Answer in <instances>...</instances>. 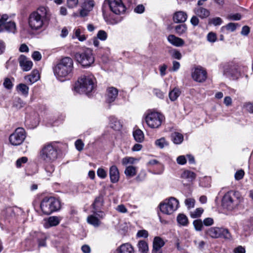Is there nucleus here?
Returning a JSON list of instances; mask_svg holds the SVG:
<instances>
[{
	"mask_svg": "<svg viewBox=\"0 0 253 253\" xmlns=\"http://www.w3.org/2000/svg\"><path fill=\"white\" fill-rule=\"evenodd\" d=\"M74 69V62L69 57L62 58L53 68L54 75L61 82L71 76Z\"/></svg>",
	"mask_w": 253,
	"mask_h": 253,
	"instance_id": "1",
	"label": "nucleus"
},
{
	"mask_svg": "<svg viewBox=\"0 0 253 253\" xmlns=\"http://www.w3.org/2000/svg\"><path fill=\"white\" fill-rule=\"evenodd\" d=\"M95 79L92 74L82 76L75 84L74 89L80 94H88L94 87Z\"/></svg>",
	"mask_w": 253,
	"mask_h": 253,
	"instance_id": "2",
	"label": "nucleus"
},
{
	"mask_svg": "<svg viewBox=\"0 0 253 253\" xmlns=\"http://www.w3.org/2000/svg\"><path fill=\"white\" fill-rule=\"evenodd\" d=\"M57 147L52 143H46L41 148L39 153V159L43 162L50 164L58 158Z\"/></svg>",
	"mask_w": 253,
	"mask_h": 253,
	"instance_id": "3",
	"label": "nucleus"
},
{
	"mask_svg": "<svg viewBox=\"0 0 253 253\" xmlns=\"http://www.w3.org/2000/svg\"><path fill=\"white\" fill-rule=\"evenodd\" d=\"M40 207L42 212L48 215L58 211L61 204L59 200L54 197H45L42 201Z\"/></svg>",
	"mask_w": 253,
	"mask_h": 253,
	"instance_id": "4",
	"label": "nucleus"
},
{
	"mask_svg": "<svg viewBox=\"0 0 253 253\" xmlns=\"http://www.w3.org/2000/svg\"><path fill=\"white\" fill-rule=\"evenodd\" d=\"M107 6L116 14H121L126 10V7L122 0H105L102 6V13L106 21L108 19V15L105 11V8Z\"/></svg>",
	"mask_w": 253,
	"mask_h": 253,
	"instance_id": "5",
	"label": "nucleus"
},
{
	"mask_svg": "<svg viewBox=\"0 0 253 253\" xmlns=\"http://www.w3.org/2000/svg\"><path fill=\"white\" fill-rule=\"evenodd\" d=\"M241 201V198L238 192L230 191L223 196L222 205L228 210H232L240 203Z\"/></svg>",
	"mask_w": 253,
	"mask_h": 253,
	"instance_id": "6",
	"label": "nucleus"
},
{
	"mask_svg": "<svg viewBox=\"0 0 253 253\" xmlns=\"http://www.w3.org/2000/svg\"><path fill=\"white\" fill-rule=\"evenodd\" d=\"M178 206V201L174 197H170L162 202L159 204V208L163 213L170 215L177 210Z\"/></svg>",
	"mask_w": 253,
	"mask_h": 253,
	"instance_id": "7",
	"label": "nucleus"
},
{
	"mask_svg": "<svg viewBox=\"0 0 253 253\" xmlns=\"http://www.w3.org/2000/svg\"><path fill=\"white\" fill-rule=\"evenodd\" d=\"M76 60L84 67H89L94 62L92 50L87 48L82 52H77L75 55Z\"/></svg>",
	"mask_w": 253,
	"mask_h": 253,
	"instance_id": "8",
	"label": "nucleus"
},
{
	"mask_svg": "<svg viewBox=\"0 0 253 253\" xmlns=\"http://www.w3.org/2000/svg\"><path fill=\"white\" fill-rule=\"evenodd\" d=\"M164 120V116L157 112H149L145 117L146 124L152 128H159Z\"/></svg>",
	"mask_w": 253,
	"mask_h": 253,
	"instance_id": "9",
	"label": "nucleus"
},
{
	"mask_svg": "<svg viewBox=\"0 0 253 253\" xmlns=\"http://www.w3.org/2000/svg\"><path fill=\"white\" fill-rule=\"evenodd\" d=\"M206 234L212 238H223L227 240L232 238L229 230L223 227H211L207 230Z\"/></svg>",
	"mask_w": 253,
	"mask_h": 253,
	"instance_id": "10",
	"label": "nucleus"
},
{
	"mask_svg": "<svg viewBox=\"0 0 253 253\" xmlns=\"http://www.w3.org/2000/svg\"><path fill=\"white\" fill-rule=\"evenodd\" d=\"M26 137L25 129L22 127H18L10 135L9 141L12 145L19 146L24 142Z\"/></svg>",
	"mask_w": 253,
	"mask_h": 253,
	"instance_id": "11",
	"label": "nucleus"
},
{
	"mask_svg": "<svg viewBox=\"0 0 253 253\" xmlns=\"http://www.w3.org/2000/svg\"><path fill=\"white\" fill-rule=\"evenodd\" d=\"M15 23L12 21L8 15H2L0 19V32L7 31L15 33L16 31Z\"/></svg>",
	"mask_w": 253,
	"mask_h": 253,
	"instance_id": "12",
	"label": "nucleus"
},
{
	"mask_svg": "<svg viewBox=\"0 0 253 253\" xmlns=\"http://www.w3.org/2000/svg\"><path fill=\"white\" fill-rule=\"evenodd\" d=\"M44 19L39 16L38 13L31 14L29 18V24L33 30H38L41 28L44 22Z\"/></svg>",
	"mask_w": 253,
	"mask_h": 253,
	"instance_id": "13",
	"label": "nucleus"
},
{
	"mask_svg": "<svg viewBox=\"0 0 253 253\" xmlns=\"http://www.w3.org/2000/svg\"><path fill=\"white\" fill-rule=\"evenodd\" d=\"M192 77L196 82H203L207 79V72L201 67H197L192 72Z\"/></svg>",
	"mask_w": 253,
	"mask_h": 253,
	"instance_id": "14",
	"label": "nucleus"
},
{
	"mask_svg": "<svg viewBox=\"0 0 253 253\" xmlns=\"http://www.w3.org/2000/svg\"><path fill=\"white\" fill-rule=\"evenodd\" d=\"M18 61L20 67L24 71H28L30 70L33 66L32 62L28 60L27 58L23 55H21L19 56Z\"/></svg>",
	"mask_w": 253,
	"mask_h": 253,
	"instance_id": "15",
	"label": "nucleus"
},
{
	"mask_svg": "<svg viewBox=\"0 0 253 253\" xmlns=\"http://www.w3.org/2000/svg\"><path fill=\"white\" fill-rule=\"evenodd\" d=\"M118 95V90L113 86L109 87L107 89L106 101L111 103L114 102Z\"/></svg>",
	"mask_w": 253,
	"mask_h": 253,
	"instance_id": "16",
	"label": "nucleus"
},
{
	"mask_svg": "<svg viewBox=\"0 0 253 253\" xmlns=\"http://www.w3.org/2000/svg\"><path fill=\"white\" fill-rule=\"evenodd\" d=\"M109 175L111 182L115 183L119 181L120 178L119 171L116 166H112L110 168Z\"/></svg>",
	"mask_w": 253,
	"mask_h": 253,
	"instance_id": "17",
	"label": "nucleus"
},
{
	"mask_svg": "<svg viewBox=\"0 0 253 253\" xmlns=\"http://www.w3.org/2000/svg\"><path fill=\"white\" fill-rule=\"evenodd\" d=\"M167 40L170 44L176 47L182 46L184 44V41L182 39L173 35H169Z\"/></svg>",
	"mask_w": 253,
	"mask_h": 253,
	"instance_id": "18",
	"label": "nucleus"
},
{
	"mask_svg": "<svg viewBox=\"0 0 253 253\" xmlns=\"http://www.w3.org/2000/svg\"><path fill=\"white\" fill-rule=\"evenodd\" d=\"M187 15L186 12L182 11H179L174 13L173 16V20L175 23H184L186 21Z\"/></svg>",
	"mask_w": 253,
	"mask_h": 253,
	"instance_id": "19",
	"label": "nucleus"
},
{
	"mask_svg": "<svg viewBox=\"0 0 253 253\" xmlns=\"http://www.w3.org/2000/svg\"><path fill=\"white\" fill-rule=\"evenodd\" d=\"M61 219L62 218L59 216H50L48 218V220L44 224V226L45 228H49L51 226H56L60 223Z\"/></svg>",
	"mask_w": 253,
	"mask_h": 253,
	"instance_id": "20",
	"label": "nucleus"
},
{
	"mask_svg": "<svg viewBox=\"0 0 253 253\" xmlns=\"http://www.w3.org/2000/svg\"><path fill=\"white\" fill-rule=\"evenodd\" d=\"M194 12L197 16L202 19L206 18L210 15V11L207 9L202 7L195 8Z\"/></svg>",
	"mask_w": 253,
	"mask_h": 253,
	"instance_id": "21",
	"label": "nucleus"
},
{
	"mask_svg": "<svg viewBox=\"0 0 253 253\" xmlns=\"http://www.w3.org/2000/svg\"><path fill=\"white\" fill-rule=\"evenodd\" d=\"M133 252L132 247L128 243L122 245L117 250V253H133Z\"/></svg>",
	"mask_w": 253,
	"mask_h": 253,
	"instance_id": "22",
	"label": "nucleus"
},
{
	"mask_svg": "<svg viewBox=\"0 0 253 253\" xmlns=\"http://www.w3.org/2000/svg\"><path fill=\"white\" fill-rule=\"evenodd\" d=\"M40 74L39 71L37 70H33L31 74L26 77V80L32 84L40 79Z\"/></svg>",
	"mask_w": 253,
	"mask_h": 253,
	"instance_id": "23",
	"label": "nucleus"
},
{
	"mask_svg": "<svg viewBox=\"0 0 253 253\" xmlns=\"http://www.w3.org/2000/svg\"><path fill=\"white\" fill-rule=\"evenodd\" d=\"M109 120V125L111 128L116 130H119L121 128L122 125L116 118L112 116L110 117Z\"/></svg>",
	"mask_w": 253,
	"mask_h": 253,
	"instance_id": "24",
	"label": "nucleus"
},
{
	"mask_svg": "<svg viewBox=\"0 0 253 253\" xmlns=\"http://www.w3.org/2000/svg\"><path fill=\"white\" fill-rule=\"evenodd\" d=\"M165 243L164 241L159 237H156L153 241V250H161V248L164 246Z\"/></svg>",
	"mask_w": 253,
	"mask_h": 253,
	"instance_id": "25",
	"label": "nucleus"
},
{
	"mask_svg": "<svg viewBox=\"0 0 253 253\" xmlns=\"http://www.w3.org/2000/svg\"><path fill=\"white\" fill-rule=\"evenodd\" d=\"M136 172V168L132 166L126 167L125 170V174L126 177H132L135 176Z\"/></svg>",
	"mask_w": 253,
	"mask_h": 253,
	"instance_id": "26",
	"label": "nucleus"
},
{
	"mask_svg": "<svg viewBox=\"0 0 253 253\" xmlns=\"http://www.w3.org/2000/svg\"><path fill=\"white\" fill-rule=\"evenodd\" d=\"M133 136L135 140L138 142H142L144 138V135L142 130L137 129L133 131Z\"/></svg>",
	"mask_w": 253,
	"mask_h": 253,
	"instance_id": "27",
	"label": "nucleus"
},
{
	"mask_svg": "<svg viewBox=\"0 0 253 253\" xmlns=\"http://www.w3.org/2000/svg\"><path fill=\"white\" fill-rule=\"evenodd\" d=\"M181 177L187 179L189 181H192L196 178V174L189 170H185L181 174Z\"/></svg>",
	"mask_w": 253,
	"mask_h": 253,
	"instance_id": "28",
	"label": "nucleus"
},
{
	"mask_svg": "<svg viewBox=\"0 0 253 253\" xmlns=\"http://www.w3.org/2000/svg\"><path fill=\"white\" fill-rule=\"evenodd\" d=\"M171 139L175 144H179L183 141V136L182 134L175 132L172 133Z\"/></svg>",
	"mask_w": 253,
	"mask_h": 253,
	"instance_id": "29",
	"label": "nucleus"
},
{
	"mask_svg": "<svg viewBox=\"0 0 253 253\" xmlns=\"http://www.w3.org/2000/svg\"><path fill=\"white\" fill-rule=\"evenodd\" d=\"M177 221L179 224L182 226H186L188 223L187 217L184 214H179L177 217Z\"/></svg>",
	"mask_w": 253,
	"mask_h": 253,
	"instance_id": "30",
	"label": "nucleus"
},
{
	"mask_svg": "<svg viewBox=\"0 0 253 253\" xmlns=\"http://www.w3.org/2000/svg\"><path fill=\"white\" fill-rule=\"evenodd\" d=\"M17 90L19 92L24 95L28 94L29 87L25 84H20L16 87Z\"/></svg>",
	"mask_w": 253,
	"mask_h": 253,
	"instance_id": "31",
	"label": "nucleus"
},
{
	"mask_svg": "<svg viewBox=\"0 0 253 253\" xmlns=\"http://www.w3.org/2000/svg\"><path fill=\"white\" fill-rule=\"evenodd\" d=\"M180 91L178 88H174L169 92V99L173 101L177 99L180 95Z\"/></svg>",
	"mask_w": 253,
	"mask_h": 253,
	"instance_id": "32",
	"label": "nucleus"
},
{
	"mask_svg": "<svg viewBox=\"0 0 253 253\" xmlns=\"http://www.w3.org/2000/svg\"><path fill=\"white\" fill-rule=\"evenodd\" d=\"M87 221L88 223L93 225L95 227H98L100 224V222L97 217L93 215H91L88 216L87 218Z\"/></svg>",
	"mask_w": 253,
	"mask_h": 253,
	"instance_id": "33",
	"label": "nucleus"
},
{
	"mask_svg": "<svg viewBox=\"0 0 253 253\" xmlns=\"http://www.w3.org/2000/svg\"><path fill=\"white\" fill-rule=\"evenodd\" d=\"M139 251L141 253H147L148 251L147 243L144 241H140L138 243Z\"/></svg>",
	"mask_w": 253,
	"mask_h": 253,
	"instance_id": "34",
	"label": "nucleus"
},
{
	"mask_svg": "<svg viewBox=\"0 0 253 253\" xmlns=\"http://www.w3.org/2000/svg\"><path fill=\"white\" fill-rule=\"evenodd\" d=\"M103 205V198L102 196L96 197L92 204L93 209L97 211L98 209Z\"/></svg>",
	"mask_w": 253,
	"mask_h": 253,
	"instance_id": "35",
	"label": "nucleus"
},
{
	"mask_svg": "<svg viewBox=\"0 0 253 253\" xmlns=\"http://www.w3.org/2000/svg\"><path fill=\"white\" fill-rule=\"evenodd\" d=\"M155 144L157 147L161 149H163L169 145L168 142L166 141L164 137L157 139L155 142Z\"/></svg>",
	"mask_w": 253,
	"mask_h": 253,
	"instance_id": "36",
	"label": "nucleus"
},
{
	"mask_svg": "<svg viewBox=\"0 0 253 253\" xmlns=\"http://www.w3.org/2000/svg\"><path fill=\"white\" fill-rule=\"evenodd\" d=\"M168 53L174 59L180 60L182 58L181 53L176 49H170L169 50Z\"/></svg>",
	"mask_w": 253,
	"mask_h": 253,
	"instance_id": "37",
	"label": "nucleus"
},
{
	"mask_svg": "<svg viewBox=\"0 0 253 253\" xmlns=\"http://www.w3.org/2000/svg\"><path fill=\"white\" fill-rule=\"evenodd\" d=\"M244 230L246 232H253V218L247 221L244 225Z\"/></svg>",
	"mask_w": 253,
	"mask_h": 253,
	"instance_id": "38",
	"label": "nucleus"
},
{
	"mask_svg": "<svg viewBox=\"0 0 253 253\" xmlns=\"http://www.w3.org/2000/svg\"><path fill=\"white\" fill-rule=\"evenodd\" d=\"M187 28L185 24L178 25L175 27L176 33L179 35H181L185 33L187 31Z\"/></svg>",
	"mask_w": 253,
	"mask_h": 253,
	"instance_id": "39",
	"label": "nucleus"
},
{
	"mask_svg": "<svg viewBox=\"0 0 253 253\" xmlns=\"http://www.w3.org/2000/svg\"><path fill=\"white\" fill-rule=\"evenodd\" d=\"M94 5V2L93 0H85L83 4V7L91 11Z\"/></svg>",
	"mask_w": 253,
	"mask_h": 253,
	"instance_id": "40",
	"label": "nucleus"
},
{
	"mask_svg": "<svg viewBox=\"0 0 253 253\" xmlns=\"http://www.w3.org/2000/svg\"><path fill=\"white\" fill-rule=\"evenodd\" d=\"M34 13H38L39 16L45 19L46 17L47 10L45 7L42 6L39 7L37 11L34 12Z\"/></svg>",
	"mask_w": 253,
	"mask_h": 253,
	"instance_id": "41",
	"label": "nucleus"
},
{
	"mask_svg": "<svg viewBox=\"0 0 253 253\" xmlns=\"http://www.w3.org/2000/svg\"><path fill=\"white\" fill-rule=\"evenodd\" d=\"M137 161V159L130 157H126L122 159V163L123 165L133 164Z\"/></svg>",
	"mask_w": 253,
	"mask_h": 253,
	"instance_id": "42",
	"label": "nucleus"
},
{
	"mask_svg": "<svg viewBox=\"0 0 253 253\" xmlns=\"http://www.w3.org/2000/svg\"><path fill=\"white\" fill-rule=\"evenodd\" d=\"M204 210L201 208H197L194 211L191 212L190 216L192 218H197L200 217L203 213Z\"/></svg>",
	"mask_w": 253,
	"mask_h": 253,
	"instance_id": "43",
	"label": "nucleus"
},
{
	"mask_svg": "<svg viewBox=\"0 0 253 253\" xmlns=\"http://www.w3.org/2000/svg\"><path fill=\"white\" fill-rule=\"evenodd\" d=\"M193 223L196 231H200L202 230L203 222L202 221L201 219L195 220Z\"/></svg>",
	"mask_w": 253,
	"mask_h": 253,
	"instance_id": "44",
	"label": "nucleus"
},
{
	"mask_svg": "<svg viewBox=\"0 0 253 253\" xmlns=\"http://www.w3.org/2000/svg\"><path fill=\"white\" fill-rule=\"evenodd\" d=\"M97 38L101 41H105L107 38V34L103 30H100L97 33Z\"/></svg>",
	"mask_w": 253,
	"mask_h": 253,
	"instance_id": "45",
	"label": "nucleus"
},
{
	"mask_svg": "<svg viewBox=\"0 0 253 253\" xmlns=\"http://www.w3.org/2000/svg\"><path fill=\"white\" fill-rule=\"evenodd\" d=\"M208 42H214L217 40L216 35L213 32H210L207 37Z\"/></svg>",
	"mask_w": 253,
	"mask_h": 253,
	"instance_id": "46",
	"label": "nucleus"
},
{
	"mask_svg": "<svg viewBox=\"0 0 253 253\" xmlns=\"http://www.w3.org/2000/svg\"><path fill=\"white\" fill-rule=\"evenodd\" d=\"M3 86L7 89H10L13 87V84L9 78H6L4 79L3 83Z\"/></svg>",
	"mask_w": 253,
	"mask_h": 253,
	"instance_id": "47",
	"label": "nucleus"
},
{
	"mask_svg": "<svg viewBox=\"0 0 253 253\" xmlns=\"http://www.w3.org/2000/svg\"><path fill=\"white\" fill-rule=\"evenodd\" d=\"M195 202V200L192 198L186 199L185 201V204L188 209L194 208Z\"/></svg>",
	"mask_w": 253,
	"mask_h": 253,
	"instance_id": "48",
	"label": "nucleus"
},
{
	"mask_svg": "<svg viewBox=\"0 0 253 253\" xmlns=\"http://www.w3.org/2000/svg\"><path fill=\"white\" fill-rule=\"evenodd\" d=\"M75 146L79 151L83 150L84 147V143L81 139H78L75 142Z\"/></svg>",
	"mask_w": 253,
	"mask_h": 253,
	"instance_id": "49",
	"label": "nucleus"
},
{
	"mask_svg": "<svg viewBox=\"0 0 253 253\" xmlns=\"http://www.w3.org/2000/svg\"><path fill=\"white\" fill-rule=\"evenodd\" d=\"M244 174L245 172L243 170H239L235 174V178L237 180H239L243 178Z\"/></svg>",
	"mask_w": 253,
	"mask_h": 253,
	"instance_id": "50",
	"label": "nucleus"
},
{
	"mask_svg": "<svg viewBox=\"0 0 253 253\" xmlns=\"http://www.w3.org/2000/svg\"><path fill=\"white\" fill-rule=\"evenodd\" d=\"M28 161V158L26 157H22L18 159L16 161V166L17 168L21 167L22 164L26 163Z\"/></svg>",
	"mask_w": 253,
	"mask_h": 253,
	"instance_id": "51",
	"label": "nucleus"
},
{
	"mask_svg": "<svg viewBox=\"0 0 253 253\" xmlns=\"http://www.w3.org/2000/svg\"><path fill=\"white\" fill-rule=\"evenodd\" d=\"M97 174L99 177L105 178L107 176V172L103 169L99 168L97 171Z\"/></svg>",
	"mask_w": 253,
	"mask_h": 253,
	"instance_id": "52",
	"label": "nucleus"
},
{
	"mask_svg": "<svg viewBox=\"0 0 253 253\" xmlns=\"http://www.w3.org/2000/svg\"><path fill=\"white\" fill-rule=\"evenodd\" d=\"M237 24H235L234 23H228L225 27V28L231 32L234 31L237 28Z\"/></svg>",
	"mask_w": 253,
	"mask_h": 253,
	"instance_id": "53",
	"label": "nucleus"
},
{
	"mask_svg": "<svg viewBox=\"0 0 253 253\" xmlns=\"http://www.w3.org/2000/svg\"><path fill=\"white\" fill-rule=\"evenodd\" d=\"M78 0H67V5L69 8H73L78 4Z\"/></svg>",
	"mask_w": 253,
	"mask_h": 253,
	"instance_id": "54",
	"label": "nucleus"
},
{
	"mask_svg": "<svg viewBox=\"0 0 253 253\" xmlns=\"http://www.w3.org/2000/svg\"><path fill=\"white\" fill-rule=\"evenodd\" d=\"M203 222L205 226H211L213 224L214 221L212 218L207 217L204 219Z\"/></svg>",
	"mask_w": 253,
	"mask_h": 253,
	"instance_id": "55",
	"label": "nucleus"
},
{
	"mask_svg": "<svg viewBox=\"0 0 253 253\" xmlns=\"http://www.w3.org/2000/svg\"><path fill=\"white\" fill-rule=\"evenodd\" d=\"M250 32V28L248 26H244L242 27V30L241 32V34L247 36L248 35Z\"/></svg>",
	"mask_w": 253,
	"mask_h": 253,
	"instance_id": "56",
	"label": "nucleus"
},
{
	"mask_svg": "<svg viewBox=\"0 0 253 253\" xmlns=\"http://www.w3.org/2000/svg\"><path fill=\"white\" fill-rule=\"evenodd\" d=\"M177 162L179 165H184L186 163V159L184 156H178L176 159Z\"/></svg>",
	"mask_w": 253,
	"mask_h": 253,
	"instance_id": "57",
	"label": "nucleus"
},
{
	"mask_svg": "<svg viewBox=\"0 0 253 253\" xmlns=\"http://www.w3.org/2000/svg\"><path fill=\"white\" fill-rule=\"evenodd\" d=\"M137 236L138 237L146 238L148 236V233L145 230H139L137 233Z\"/></svg>",
	"mask_w": 253,
	"mask_h": 253,
	"instance_id": "58",
	"label": "nucleus"
},
{
	"mask_svg": "<svg viewBox=\"0 0 253 253\" xmlns=\"http://www.w3.org/2000/svg\"><path fill=\"white\" fill-rule=\"evenodd\" d=\"M145 9L144 6L142 4L137 5L134 9V11L137 13H142Z\"/></svg>",
	"mask_w": 253,
	"mask_h": 253,
	"instance_id": "59",
	"label": "nucleus"
},
{
	"mask_svg": "<svg viewBox=\"0 0 253 253\" xmlns=\"http://www.w3.org/2000/svg\"><path fill=\"white\" fill-rule=\"evenodd\" d=\"M33 58L36 61H39L42 58V55L40 52L36 51L32 54Z\"/></svg>",
	"mask_w": 253,
	"mask_h": 253,
	"instance_id": "60",
	"label": "nucleus"
},
{
	"mask_svg": "<svg viewBox=\"0 0 253 253\" xmlns=\"http://www.w3.org/2000/svg\"><path fill=\"white\" fill-rule=\"evenodd\" d=\"M244 107L246 110L251 113H253V103L248 102L244 105Z\"/></svg>",
	"mask_w": 253,
	"mask_h": 253,
	"instance_id": "61",
	"label": "nucleus"
},
{
	"mask_svg": "<svg viewBox=\"0 0 253 253\" xmlns=\"http://www.w3.org/2000/svg\"><path fill=\"white\" fill-rule=\"evenodd\" d=\"M190 22L194 26H196L199 23V19L196 16H193L192 17Z\"/></svg>",
	"mask_w": 253,
	"mask_h": 253,
	"instance_id": "62",
	"label": "nucleus"
},
{
	"mask_svg": "<svg viewBox=\"0 0 253 253\" xmlns=\"http://www.w3.org/2000/svg\"><path fill=\"white\" fill-rule=\"evenodd\" d=\"M222 22V19L219 17H215L211 20L212 23L215 26L220 25Z\"/></svg>",
	"mask_w": 253,
	"mask_h": 253,
	"instance_id": "63",
	"label": "nucleus"
},
{
	"mask_svg": "<svg viewBox=\"0 0 253 253\" xmlns=\"http://www.w3.org/2000/svg\"><path fill=\"white\" fill-rule=\"evenodd\" d=\"M117 211L121 213H126L127 211L126 208L123 205H120L118 206Z\"/></svg>",
	"mask_w": 253,
	"mask_h": 253,
	"instance_id": "64",
	"label": "nucleus"
}]
</instances>
